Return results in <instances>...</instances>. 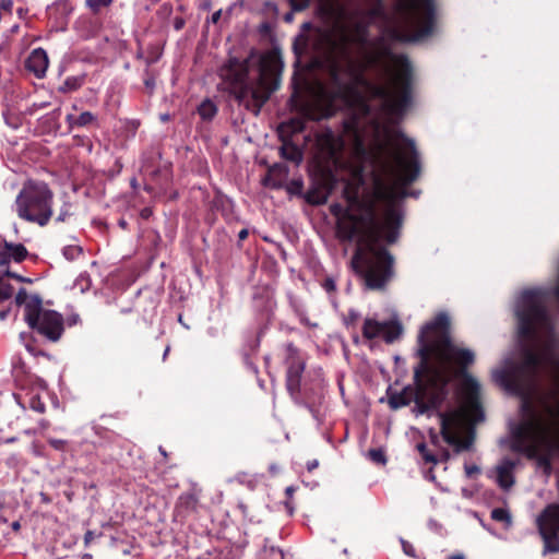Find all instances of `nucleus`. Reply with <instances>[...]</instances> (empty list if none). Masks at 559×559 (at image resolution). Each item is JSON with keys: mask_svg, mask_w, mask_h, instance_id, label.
<instances>
[{"mask_svg": "<svg viewBox=\"0 0 559 559\" xmlns=\"http://www.w3.org/2000/svg\"><path fill=\"white\" fill-rule=\"evenodd\" d=\"M464 471H465V475L471 478L473 477L474 475L476 474H479L480 473V468L477 466V465H468V464H465L464 466Z\"/></svg>", "mask_w": 559, "mask_h": 559, "instance_id": "nucleus-28", "label": "nucleus"}, {"mask_svg": "<svg viewBox=\"0 0 559 559\" xmlns=\"http://www.w3.org/2000/svg\"><path fill=\"white\" fill-rule=\"evenodd\" d=\"M424 477L427 480L435 481L436 475H435V472H433L432 467H430V468H428L427 471L424 472Z\"/></svg>", "mask_w": 559, "mask_h": 559, "instance_id": "nucleus-32", "label": "nucleus"}, {"mask_svg": "<svg viewBox=\"0 0 559 559\" xmlns=\"http://www.w3.org/2000/svg\"><path fill=\"white\" fill-rule=\"evenodd\" d=\"M48 64V56L43 48L34 49L25 61L26 70L32 72L37 79H43L46 75Z\"/></svg>", "mask_w": 559, "mask_h": 559, "instance_id": "nucleus-11", "label": "nucleus"}, {"mask_svg": "<svg viewBox=\"0 0 559 559\" xmlns=\"http://www.w3.org/2000/svg\"><path fill=\"white\" fill-rule=\"evenodd\" d=\"M119 224H120L121 227H126V222L124 221H121Z\"/></svg>", "mask_w": 559, "mask_h": 559, "instance_id": "nucleus-51", "label": "nucleus"}, {"mask_svg": "<svg viewBox=\"0 0 559 559\" xmlns=\"http://www.w3.org/2000/svg\"><path fill=\"white\" fill-rule=\"evenodd\" d=\"M402 334V325L397 319L388 321H378L373 318H367L362 325V335L367 340L382 337L386 343H393Z\"/></svg>", "mask_w": 559, "mask_h": 559, "instance_id": "nucleus-6", "label": "nucleus"}, {"mask_svg": "<svg viewBox=\"0 0 559 559\" xmlns=\"http://www.w3.org/2000/svg\"><path fill=\"white\" fill-rule=\"evenodd\" d=\"M359 317V313L355 310H349L348 312V320H347V323L348 322H355Z\"/></svg>", "mask_w": 559, "mask_h": 559, "instance_id": "nucleus-34", "label": "nucleus"}, {"mask_svg": "<svg viewBox=\"0 0 559 559\" xmlns=\"http://www.w3.org/2000/svg\"><path fill=\"white\" fill-rule=\"evenodd\" d=\"M29 408L37 413H44L45 412V403L41 402V400L37 395H33L28 400Z\"/></svg>", "mask_w": 559, "mask_h": 559, "instance_id": "nucleus-26", "label": "nucleus"}, {"mask_svg": "<svg viewBox=\"0 0 559 559\" xmlns=\"http://www.w3.org/2000/svg\"><path fill=\"white\" fill-rule=\"evenodd\" d=\"M310 1L311 0H288L293 10L284 15V21L287 23L293 22L294 11H301L306 9L309 5Z\"/></svg>", "mask_w": 559, "mask_h": 559, "instance_id": "nucleus-20", "label": "nucleus"}, {"mask_svg": "<svg viewBox=\"0 0 559 559\" xmlns=\"http://www.w3.org/2000/svg\"><path fill=\"white\" fill-rule=\"evenodd\" d=\"M402 548H403V551L407 556L415 557V549L412 544H409L408 542L402 540Z\"/></svg>", "mask_w": 559, "mask_h": 559, "instance_id": "nucleus-30", "label": "nucleus"}, {"mask_svg": "<svg viewBox=\"0 0 559 559\" xmlns=\"http://www.w3.org/2000/svg\"><path fill=\"white\" fill-rule=\"evenodd\" d=\"M53 192L44 181H26L12 205L19 218L40 227L48 225L53 210Z\"/></svg>", "mask_w": 559, "mask_h": 559, "instance_id": "nucleus-4", "label": "nucleus"}, {"mask_svg": "<svg viewBox=\"0 0 559 559\" xmlns=\"http://www.w3.org/2000/svg\"><path fill=\"white\" fill-rule=\"evenodd\" d=\"M93 539V532L87 531L84 536L85 544L87 545Z\"/></svg>", "mask_w": 559, "mask_h": 559, "instance_id": "nucleus-39", "label": "nucleus"}, {"mask_svg": "<svg viewBox=\"0 0 559 559\" xmlns=\"http://www.w3.org/2000/svg\"><path fill=\"white\" fill-rule=\"evenodd\" d=\"M259 559H293L292 556H286L283 550L277 547L264 546L263 549L259 554Z\"/></svg>", "mask_w": 559, "mask_h": 559, "instance_id": "nucleus-16", "label": "nucleus"}, {"mask_svg": "<svg viewBox=\"0 0 559 559\" xmlns=\"http://www.w3.org/2000/svg\"><path fill=\"white\" fill-rule=\"evenodd\" d=\"M64 85L68 90H74L78 87L76 79H67Z\"/></svg>", "mask_w": 559, "mask_h": 559, "instance_id": "nucleus-33", "label": "nucleus"}, {"mask_svg": "<svg viewBox=\"0 0 559 559\" xmlns=\"http://www.w3.org/2000/svg\"><path fill=\"white\" fill-rule=\"evenodd\" d=\"M293 493H294V487H292V486H290V487H287V488H286V495H287L288 497H292V496H293Z\"/></svg>", "mask_w": 559, "mask_h": 559, "instance_id": "nucleus-45", "label": "nucleus"}, {"mask_svg": "<svg viewBox=\"0 0 559 559\" xmlns=\"http://www.w3.org/2000/svg\"><path fill=\"white\" fill-rule=\"evenodd\" d=\"M83 559H92V556L86 554V555L83 556Z\"/></svg>", "mask_w": 559, "mask_h": 559, "instance_id": "nucleus-48", "label": "nucleus"}, {"mask_svg": "<svg viewBox=\"0 0 559 559\" xmlns=\"http://www.w3.org/2000/svg\"><path fill=\"white\" fill-rule=\"evenodd\" d=\"M450 559H464V557L461 555H455V556L450 557Z\"/></svg>", "mask_w": 559, "mask_h": 559, "instance_id": "nucleus-47", "label": "nucleus"}, {"mask_svg": "<svg viewBox=\"0 0 559 559\" xmlns=\"http://www.w3.org/2000/svg\"><path fill=\"white\" fill-rule=\"evenodd\" d=\"M221 14H222V11H221V10H218V11L214 12V13L212 14V16H211V22H212V23H217V22L219 21V19H221Z\"/></svg>", "mask_w": 559, "mask_h": 559, "instance_id": "nucleus-35", "label": "nucleus"}, {"mask_svg": "<svg viewBox=\"0 0 559 559\" xmlns=\"http://www.w3.org/2000/svg\"><path fill=\"white\" fill-rule=\"evenodd\" d=\"M11 527L13 531H19L20 527H21V524L19 521H14L12 524H11Z\"/></svg>", "mask_w": 559, "mask_h": 559, "instance_id": "nucleus-41", "label": "nucleus"}, {"mask_svg": "<svg viewBox=\"0 0 559 559\" xmlns=\"http://www.w3.org/2000/svg\"><path fill=\"white\" fill-rule=\"evenodd\" d=\"M282 156L296 164H299L302 159L301 152L294 145H284Z\"/></svg>", "mask_w": 559, "mask_h": 559, "instance_id": "nucleus-19", "label": "nucleus"}, {"mask_svg": "<svg viewBox=\"0 0 559 559\" xmlns=\"http://www.w3.org/2000/svg\"><path fill=\"white\" fill-rule=\"evenodd\" d=\"M491 519L497 522H502L506 528L511 527L512 525V516L509 510L504 508H496L491 511Z\"/></svg>", "mask_w": 559, "mask_h": 559, "instance_id": "nucleus-17", "label": "nucleus"}, {"mask_svg": "<svg viewBox=\"0 0 559 559\" xmlns=\"http://www.w3.org/2000/svg\"><path fill=\"white\" fill-rule=\"evenodd\" d=\"M199 497L195 492H183L179 496L176 510L178 513H189L197 509Z\"/></svg>", "mask_w": 559, "mask_h": 559, "instance_id": "nucleus-13", "label": "nucleus"}, {"mask_svg": "<svg viewBox=\"0 0 559 559\" xmlns=\"http://www.w3.org/2000/svg\"><path fill=\"white\" fill-rule=\"evenodd\" d=\"M463 495H464L465 497H468V491H467L466 489H463Z\"/></svg>", "mask_w": 559, "mask_h": 559, "instance_id": "nucleus-50", "label": "nucleus"}, {"mask_svg": "<svg viewBox=\"0 0 559 559\" xmlns=\"http://www.w3.org/2000/svg\"><path fill=\"white\" fill-rule=\"evenodd\" d=\"M48 442L53 449L59 450V451H62L67 443L64 440L53 439V438L49 439Z\"/></svg>", "mask_w": 559, "mask_h": 559, "instance_id": "nucleus-29", "label": "nucleus"}, {"mask_svg": "<svg viewBox=\"0 0 559 559\" xmlns=\"http://www.w3.org/2000/svg\"><path fill=\"white\" fill-rule=\"evenodd\" d=\"M169 350H170V347H169V346H167V347L165 348V350H164V354H163V360H165V359L167 358V356H168V354H169Z\"/></svg>", "mask_w": 559, "mask_h": 559, "instance_id": "nucleus-46", "label": "nucleus"}, {"mask_svg": "<svg viewBox=\"0 0 559 559\" xmlns=\"http://www.w3.org/2000/svg\"><path fill=\"white\" fill-rule=\"evenodd\" d=\"M538 532L559 533V503L548 504L537 516Z\"/></svg>", "mask_w": 559, "mask_h": 559, "instance_id": "nucleus-9", "label": "nucleus"}, {"mask_svg": "<svg viewBox=\"0 0 559 559\" xmlns=\"http://www.w3.org/2000/svg\"><path fill=\"white\" fill-rule=\"evenodd\" d=\"M111 3L112 0H85L86 7L95 14L103 8L109 7Z\"/></svg>", "mask_w": 559, "mask_h": 559, "instance_id": "nucleus-23", "label": "nucleus"}, {"mask_svg": "<svg viewBox=\"0 0 559 559\" xmlns=\"http://www.w3.org/2000/svg\"><path fill=\"white\" fill-rule=\"evenodd\" d=\"M285 350L286 388L294 402L297 405L305 406L313 419L321 423V404L324 397L322 381L318 379L311 385L306 382L302 384L301 378L306 367L304 357L292 343L286 345Z\"/></svg>", "mask_w": 559, "mask_h": 559, "instance_id": "nucleus-3", "label": "nucleus"}, {"mask_svg": "<svg viewBox=\"0 0 559 559\" xmlns=\"http://www.w3.org/2000/svg\"><path fill=\"white\" fill-rule=\"evenodd\" d=\"M144 83H145L146 87H148V88H151V90H153V88H154V86H155V81H154V79H153V78H147V79H145V80H144Z\"/></svg>", "mask_w": 559, "mask_h": 559, "instance_id": "nucleus-36", "label": "nucleus"}, {"mask_svg": "<svg viewBox=\"0 0 559 559\" xmlns=\"http://www.w3.org/2000/svg\"><path fill=\"white\" fill-rule=\"evenodd\" d=\"M250 368L252 369V371H253V372H258L257 367H254V366L250 365Z\"/></svg>", "mask_w": 559, "mask_h": 559, "instance_id": "nucleus-49", "label": "nucleus"}, {"mask_svg": "<svg viewBox=\"0 0 559 559\" xmlns=\"http://www.w3.org/2000/svg\"><path fill=\"white\" fill-rule=\"evenodd\" d=\"M417 451L420 453L423 460L426 463H431L436 465L439 461H448L450 459V453L447 449L440 448L438 453H433L428 450L427 444L420 442L416 444Z\"/></svg>", "mask_w": 559, "mask_h": 559, "instance_id": "nucleus-12", "label": "nucleus"}, {"mask_svg": "<svg viewBox=\"0 0 559 559\" xmlns=\"http://www.w3.org/2000/svg\"><path fill=\"white\" fill-rule=\"evenodd\" d=\"M301 29H302L304 32L310 31V29H312V24H311L310 22H305V23L302 24V26H301Z\"/></svg>", "mask_w": 559, "mask_h": 559, "instance_id": "nucleus-40", "label": "nucleus"}, {"mask_svg": "<svg viewBox=\"0 0 559 559\" xmlns=\"http://www.w3.org/2000/svg\"><path fill=\"white\" fill-rule=\"evenodd\" d=\"M62 254L67 260L73 261L82 254V248L76 245L66 246L62 249Z\"/></svg>", "mask_w": 559, "mask_h": 559, "instance_id": "nucleus-21", "label": "nucleus"}, {"mask_svg": "<svg viewBox=\"0 0 559 559\" xmlns=\"http://www.w3.org/2000/svg\"><path fill=\"white\" fill-rule=\"evenodd\" d=\"M323 288L326 292H333L336 288L335 282L333 278H325L323 282Z\"/></svg>", "mask_w": 559, "mask_h": 559, "instance_id": "nucleus-31", "label": "nucleus"}, {"mask_svg": "<svg viewBox=\"0 0 559 559\" xmlns=\"http://www.w3.org/2000/svg\"><path fill=\"white\" fill-rule=\"evenodd\" d=\"M408 404V400L403 394L391 396L390 405L392 408H400Z\"/></svg>", "mask_w": 559, "mask_h": 559, "instance_id": "nucleus-27", "label": "nucleus"}, {"mask_svg": "<svg viewBox=\"0 0 559 559\" xmlns=\"http://www.w3.org/2000/svg\"><path fill=\"white\" fill-rule=\"evenodd\" d=\"M14 278L17 282H31L16 273L9 270L0 272V305L3 301L11 299L14 295V287L11 285L10 280ZM9 310H0V319L4 320L8 317Z\"/></svg>", "mask_w": 559, "mask_h": 559, "instance_id": "nucleus-10", "label": "nucleus"}, {"mask_svg": "<svg viewBox=\"0 0 559 559\" xmlns=\"http://www.w3.org/2000/svg\"><path fill=\"white\" fill-rule=\"evenodd\" d=\"M15 441V438H10L7 440V442H14Z\"/></svg>", "mask_w": 559, "mask_h": 559, "instance_id": "nucleus-52", "label": "nucleus"}, {"mask_svg": "<svg viewBox=\"0 0 559 559\" xmlns=\"http://www.w3.org/2000/svg\"><path fill=\"white\" fill-rule=\"evenodd\" d=\"M96 120V117L90 112V111H84L82 112L78 118H74L72 115H69L67 117V121L73 127V126H76V127H85L92 122H94Z\"/></svg>", "mask_w": 559, "mask_h": 559, "instance_id": "nucleus-15", "label": "nucleus"}, {"mask_svg": "<svg viewBox=\"0 0 559 559\" xmlns=\"http://www.w3.org/2000/svg\"><path fill=\"white\" fill-rule=\"evenodd\" d=\"M73 286H74V288L79 289L81 293L86 292L91 286L90 275L86 272L81 273L76 277Z\"/></svg>", "mask_w": 559, "mask_h": 559, "instance_id": "nucleus-22", "label": "nucleus"}, {"mask_svg": "<svg viewBox=\"0 0 559 559\" xmlns=\"http://www.w3.org/2000/svg\"><path fill=\"white\" fill-rule=\"evenodd\" d=\"M71 210H72V204L68 201L63 202L56 221L60 222V223L66 222L72 215Z\"/></svg>", "mask_w": 559, "mask_h": 559, "instance_id": "nucleus-25", "label": "nucleus"}, {"mask_svg": "<svg viewBox=\"0 0 559 559\" xmlns=\"http://www.w3.org/2000/svg\"><path fill=\"white\" fill-rule=\"evenodd\" d=\"M218 76L238 104L255 116L274 90L266 64L255 52L242 59L229 57L218 69Z\"/></svg>", "mask_w": 559, "mask_h": 559, "instance_id": "nucleus-2", "label": "nucleus"}, {"mask_svg": "<svg viewBox=\"0 0 559 559\" xmlns=\"http://www.w3.org/2000/svg\"><path fill=\"white\" fill-rule=\"evenodd\" d=\"M318 466V462L317 461H313V462H309L308 463V469L311 471L313 468H316Z\"/></svg>", "mask_w": 559, "mask_h": 559, "instance_id": "nucleus-42", "label": "nucleus"}, {"mask_svg": "<svg viewBox=\"0 0 559 559\" xmlns=\"http://www.w3.org/2000/svg\"><path fill=\"white\" fill-rule=\"evenodd\" d=\"M543 543V555L559 554V533L555 532H538Z\"/></svg>", "mask_w": 559, "mask_h": 559, "instance_id": "nucleus-14", "label": "nucleus"}, {"mask_svg": "<svg viewBox=\"0 0 559 559\" xmlns=\"http://www.w3.org/2000/svg\"><path fill=\"white\" fill-rule=\"evenodd\" d=\"M26 349H27L31 354H33V355H37V354H38L37 352H35L34 347H33L32 345H29V344H27V345H26Z\"/></svg>", "mask_w": 559, "mask_h": 559, "instance_id": "nucleus-44", "label": "nucleus"}, {"mask_svg": "<svg viewBox=\"0 0 559 559\" xmlns=\"http://www.w3.org/2000/svg\"><path fill=\"white\" fill-rule=\"evenodd\" d=\"M12 5V0H0V7L3 9H9Z\"/></svg>", "mask_w": 559, "mask_h": 559, "instance_id": "nucleus-38", "label": "nucleus"}, {"mask_svg": "<svg viewBox=\"0 0 559 559\" xmlns=\"http://www.w3.org/2000/svg\"><path fill=\"white\" fill-rule=\"evenodd\" d=\"M249 233H248V229H241L239 233H238V239L240 241H243L247 237H248Z\"/></svg>", "mask_w": 559, "mask_h": 559, "instance_id": "nucleus-37", "label": "nucleus"}, {"mask_svg": "<svg viewBox=\"0 0 559 559\" xmlns=\"http://www.w3.org/2000/svg\"><path fill=\"white\" fill-rule=\"evenodd\" d=\"M216 112L217 108L210 99L202 102L198 107V114L204 120H211L216 115Z\"/></svg>", "mask_w": 559, "mask_h": 559, "instance_id": "nucleus-18", "label": "nucleus"}, {"mask_svg": "<svg viewBox=\"0 0 559 559\" xmlns=\"http://www.w3.org/2000/svg\"><path fill=\"white\" fill-rule=\"evenodd\" d=\"M14 302L24 309L27 325L52 342H57L63 333V318L55 310L44 309L38 295H27L24 288L19 289Z\"/></svg>", "mask_w": 559, "mask_h": 559, "instance_id": "nucleus-5", "label": "nucleus"}, {"mask_svg": "<svg viewBox=\"0 0 559 559\" xmlns=\"http://www.w3.org/2000/svg\"><path fill=\"white\" fill-rule=\"evenodd\" d=\"M25 433H26V435H31V433H32V431H31V430H26V431H25Z\"/></svg>", "mask_w": 559, "mask_h": 559, "instance_id": "nucleus-54", "label": "nucleus"}, {"mask_svg": "<svg viewBox=\"0 0 559 559\" xmlns=\"http://www.w3.org/2000/svg\"><path fill=\"white\" fill-rule=\"evenodd\" d=\"M182 26H183V21L182 20H177L176 23H175L176 29H180Z\"/></svg>", "mask_w": 559, "mask_h": 559, "instance_id": "nucleus-43", "label": "nucleus"}, {"mask_svg": "<svg viewBox=\"0 0 559 559\" xmlns=\"http://www.w3.org/2000/svg\"><path fill=\"white\" fill-rule=\"evenodd\" d=\"M418 345L420 364L415 369V379L419 380V378L426 377L427 381L432 386L440 388L441 392L435 395L429 403H425L417 396L414 412L417 415L427 414L432 416L436 414L438 416L441 438L435 430L430 429L429 435L432 445L439 448L442 439L455 452L468 450L472 440L462 437L464 417L477 413L483 417L479 406V382L471 374L465 373L461 384L463 409L442 413L438 408L444 395L443 389L448 383L451 366L456 365L466 368L474 362L475 355L473 350L461 348L451 343L449 317L443 312L438 313L421 328L418 335Z\"/></svg>", "mask_w": 559, "mask_h": 559, "instance_id": "nucleus-1", "label": "nucleus"}, {"mask_svg": "<svg viewBox=\"0 0 559 559\" xmlns=\"http://www.w3.org/2000/svg\"><path fill=\"white\" fill-rule=\"evenodd\" d=\"M519 464L518 459L503 457L495 467L487 471V477L503 491H509L515 484V469Z\"/></svg>", "mask_w": 559, "mask_h": 559, "instance_id": "nucleus-7", "label": "nucleus"}, {"mask_svg": "<svg viewBox=\"0 0 559 559\" xmlns=\"http://www.w3.org/2000/svg\"><path fill=\"white\" fill-rule=\"evenodd\" d=\"M159 450H160V452L163 453V455H165V456H166V452H165V451H163V449H162V448H160Z\"/></svg>", "mask_w": 559, "mask_h": 559, "instance_id": "nucleus-53", "label": "nucleus"}, {"mask_svg": "<svg viewBox=\"0 0 559 559\" xmlns=\"http://www.w3.org/2000/svg\"><path fill=\"white\" fill-rule=\"evenodd\" d=\"M368 457L380 465H384L386 463L385 453L381 449H370L368 451Z\"/></svg>", "mask_w": 559, "mask_h": 559, "instance_id": "nucleus-24", "label": "nucleus"}, {"mask_svg": "<svg viewBox=\"0 0 559 559\" xmlns=\"http://www.w3.org/2000/svg\"><path fill=\"white\" fill-rule=\"evenodd\" d=\"M28 255V251L22 243L9 242L5 239L0 243V266L9 265L10 262L21 263Z\"/></svg>", "mask_w": 559, "mask_h": 559, "instance_id": "nucleus-8", "label": "nucleus"}]
</instances>
